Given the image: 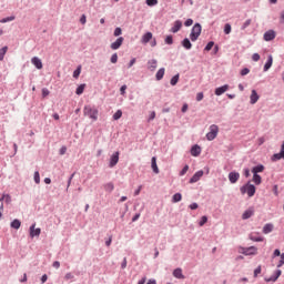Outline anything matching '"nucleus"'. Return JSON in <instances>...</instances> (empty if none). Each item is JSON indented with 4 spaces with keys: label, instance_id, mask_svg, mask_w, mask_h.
<instances>
[{
    "label": "nucleus",
    "instance_id": "nucleus-1",
    "mask_svg": "<svg viewBox=\"0 0 284 284\" xmlns=\"http://www.w3.org/2000/svg\"><path fill=\"white\" fill-rule=\"evenodd\" d=\"M83 114L84 116H89V119H92V121H97V119H99V110L92 106H84Z\"/></svg>",
    "mask_w": 284,
    "mask_h": 284
},
{
    "label": "nucleus",
    "instance_id": "nucleus-2",
    "mask_svg": "<svg viewBox=\"0 0 284 284\" xmlns=\"http://www.w3.org/2000/svg\"><path fill=\"white\" fill-rule=\"evenodd\" d=\"M202 30L203 27H201V23H195L190 33L191 41H197L199 37H201Z\"/></svg>",
    "mask_w": 284,
    "mask_h": 284
},
{
    "label": "nucleus",
    "instance_id": "nucleus-3",
    "mask_svg": "<svg viewBox=\"0 0 284 284\" xmlns=\"http://www.w3.org/2000/svg\"><path fill=\"white\" fill-rule=\"evenodd\" d=\"M242 194H247V196L252 197L256 194V186L254 184L247 183L246 185L241 187Z\"/></svg>",
    "mask_w": 284,
    "mask_h": 284
},
{
    "label": "nucleus",
    "instance_id": "nucleus-4",
    "mask_svg": "<svg viewBox=\"0 0 284 284\" xmlns=\"http://www.w3.org/2000/svg\"><path fill=\"white\" fill-rule=\"evenodd\" d=\"M216 136H219V125L212 124L210 126V132L206 133V139H207V141H214V139H216Z\"/></svg>",
    "mask_w": 284,
    "mask_h": 284
},
{
    "label": "nucleus",
    "instance_id": "nucleus-5",
    "mask_svg": "<svg viewBox=\"0 0 284 284\" xmlns=\"http://www.w3.org/2000/svg\"><path fill=\"white\" fill-rule=\"evenodd\" d=\"M242 254H244V256H255V254H258V248L255 246L242 248Z\"/></svg>",
    "mask_w": 284,
    "mask_h": 284
},
{
    "label": "nucleus",
    "instance_id": "nucleus-6",
    "mask_svg": "<svg viewBox=\"0 0 284 284\" xmlns=\"http://www.w3.org/2000/svg\"><path fill=\"white\" fill-rule=\"evenodd\" d=\"M282 274H283V271L277 270V271H275L274 275H272L271 277H265L264 281L266 283H276V281H278V278L281 277Z\"/></svg>",
    "mask_w": 284,
    "mask_h": 284
},
{
    "label": "nucleus",
    "instance_id": "nucleus-7",
    "mask_svg": "<svg viewBox=\"0 0 284 284\" xmlns=\"http://www.w3.org/2000/svg\"><path fill=\"white\" fill-rule=\"evenodd\" d=\"M276 39V32L274 30H268L264 33V41H274Z\"/></svg>",
    "mask_w": 284,
    "mask_h": 284
},
{
    "label": "nucleus",
    "instance_id": "nucleus-8",
    "mask_svg": "<svg viewBox=\"0 0 284 284\" xmlns=\"http://www.w3.org/2000/svg\"><path fill=\"white\" fill-rule=\"evenodd\" d=\"M36 227H37V224H32L29 229L31 239H34V236H41V230Z\"/></svg>",
    "mask_w": 284,
    "mask_h": 284
},
{
    "label": "nucleus",
    "instance_id": "nucleus-9",
    "mask_svg": "<svg viewBox=\"0 0 284 284\" xmlns=\"http://www.w3.org/2000/svg\"><path fill=\"white\" fill-rule=\"evenodd\" d=\"M123 37H120L115 40V42L111 43V50H119V48H121V45H123Z\"/></svg>",
    "mask_w": 284,
    "mask_h": 284
},
{
    "label": "nucleus",
    "instance_id": "nucleus-10",
    "mask_svg": "<svg viewBox=\"0 0 284 284\" xmlns=\"http://www.w3.org/2000/svg\"><path fill=\"white\" fill-rule=\"evenodd\" d=\"M203 170L197 171L191 179L190 183H199L201 181V178L203 176Z\"/></svg>",
    "mask_w": 284,
    "mask_h": 284
},
{
    "label": "nucleus",
    "instance_id": "nucleus-11",
    "mask_svg": "<svg viewBox=\"0 0 284 284\" xmlns=\"http://www.w3.org/2000/svg\"><path fill=\"white\" fill-rule=\"evenodd\" d=\"M31 63L32 65H34L37 68V70H42L43 69V62H41V59L33 57L31 59Z\"/></svg>",
    "mask_w": 284,
    "mask_h": 284
},
{
    "label": "nucleus",
    "instance_id": "nucleus-12",
    "mask_svg": "<svg viewBox=\"0 0 284 284\" xmlns=\"http://www.w3.org/2000/svg\"><path fill=\"white\" fill-rule=\"evenodd\" d=\"M250 99H251V105H254L255 103L258 102V99H261V97L258 95V93L256 92V90H252V91H251Z\"/></svg>",
    "mask_w": 284,
    "mask_h": 284
},
{
    "label": "nucleus",
    "instance_id": "nucleus-13",
    "mask_svg": "<svg viewBox=\"0 0 284 284\" xmlns=\"http://www.w3.org/2000/svg\"><path fill=\"white\" fill-rule=\"evenodd\" d=\"M229 90H230V85L224 84L223 87L215 89V94L216 97H221V94H225V92H227Z\"/></svg>",
    "mask_w": 284,
    "mask_h": 284
},
{
    "label": "nucleus",
    "instance_id": "nucleus-14",
    "mask_svg": "<svg viewBox=\"0 0 284 284\" xmlns=\"http://www.w3.org/2000/svg\"><path fill=\"white\" fill-rule=\"evenodd\" d=\"M281 159H284V141L282 143V150L280 153H275L272 156V161H281Z\"/></svg>",
    "mask_w": 284,
    "mask_h": 284
},
{
    "label": "nucleus",
    "instance_id": "nucleus-15",
    "mask_svg": "<svg viewBox=\"0 0 284 284\" xmlns=\"http://www.w3.org/2000/svg\"><path fill=\"white\" fill-rule=\"evenodd\" d=\"M239 179H241V174L239 172H231L229 174L230 183H236V181H239Z\"/></svg>",
    "mask_w": 284,
    "mask_h": 284
},
{
    "label": "nucleus",
    "instance_id": "nucleus-16",
    "mask_svg": "<svg viewBox=\"0 0 284 284\" xmlns=\"http://www.w3.org/2000/svg\"><path fill=\"white\" fill-rule=\"evenodd\" d=\"M116 163H119V151L111 155L109 165H110V168H114V165H116Z\"/></svg>",
    "mask_w": 284,
    "mask_h": 284
},
{
    "label": "nucleus",
    "instance_id": "nucleus-17",
    "mask_svg": "<svg viewBox=\"0 0 284 284\" xmlns=\"http://www.w3.org/2000/svg\"><path fill=\"white\" fill-rule=\"evenodd\" d=\"M181 28H183V22H181V20H178L174 22L173 27L171 28V32L176 34V32H179V30H181Z\"/></svg>",
    "mask_w": 284,
    "mask_h": 284
},
{
    "label": "nucleus",
    "instance_id": "nucleus-18",
    "mask_svg": "<svg viewBox=\"0 0 284 284\" xmlns=\"http://www.w3.org/2000/svg\"><path fill=\"white\" fill-rule=\"evenodd\" d=\"M254 216V209H248L242 214L243 221H247V219H252Z\"/></svg>",
    "mask_w": 284,
    "mask_h": 284
},
{
    "label": "nucleus",
    "instance_id": "nucleus-19",
    "mask_svg": "<svg viewBox=\"0 0 284 284\" xmlns=\"http://www.w3.org/2000/svg\"><path fill=\"white\" fill-rule=\"evenodd\" d=\"M201 154V146L199 145H193L191 149V155L192 156H199Z\"/></svg>",
    "mask_w": 284,
    "mask_h": 284
},
{
    "label": "nucleus",
    "instance_id": "nucleus-20",
    "mask_svg": "<svg viewBox=\"0 0 284 284\" xmlns=\"http://www.w3.org/2000/svg\"><path fill=\"white\" fill-rule=\"evenodd\" d=\"M173 276L175 278H185V276L183 275V270H181V268H175L173 271Z\"/></svg>",
    "mask_w": 284,
    "mask_h": 284
},
{
    "label": "nucleus",
    "instance_id": "nucleus-21",
    "mask_svg": "<svg viewBox=\"0 0 284 284\" xmlns=\"http://www.w3.org/2000/svg\"><path fill=\"white\" fill-rule=\"evenodd\" d=\"M151 168L154 172V174H159V165H156V158H152L151 160Z\"/></svg>",
    "mask_w": 284,
    "mask_h": 284
},
{
    "label": "nucleus",
    "instance_id": "nucleus-22",
    "mask_svg": "<svg viewBox=\"0 0 284 284\" xmlns=\"http://www.w3.org/2000/svg\"><path fill=\"white\" fill-rule=\"evenodd\" d=\"M163 77H165V68H161L156 74H155V79L156 81H161V79H163Z\"/></svg>",
    "mask_w": 284,
    "mask_h": 284
},
{
    "label": "nucleus",
    "instance_id": "nucleus-23",
    "mask_svg": "<svg viewBox=\"0 0 284 284\" xmlns=\"http://www.w3.org/2000/svg\"><path fill=\"white\" fill-rule=\"evenodd\" d=\"M152 41V32H146L142 36V43H150Z\"/></svg>",
    "mask_w": 284,
    "mask_h": 284
},
{
    "label": "nucleus",
    "instance_id": "nucleus-24",
    "mask_svg": "<svg viewBox=\"0 0 284 284\" xmlns=\"http://www.w3.org/2000/svg\"><path fill=\"white\" fill-rule=\"evenodd\" d=\"M273 230H274L273 224H265L263 227V234H270L271 232H273Z\"/></svg>",
    "mask_w": 284,
    "mask_h": 284
},
{
    "label": "nucleus",
    "instance_id": "nucleus-25",
    "mask_svg": "<svg viewBox=\"0 0 284 284\" xmlns=\"http://www.w3.org/2000/svg\"><path fill=\"white\" fill-rule=\"evenodd\" d=\"M264 170H265V166H264L263 164H260V165H257V166H254V168L252 169V172H253V174H258V173H261V172H264Z\"/></svg>",
    "mask_w": 284,
    "mask_h": 284
},
{
    "label": "nucleus",
    "instance_id": "nucleus-26",
    "mask_svg": "<svg viewBox=\"0 0 284 284\" xmlns=\"http://www.w3.org/2000/svg\"><path fill=\"white\" fill-rule=\"evenodd\" d=\"M253 183H255V185H261V183H263L261 175L253 173Z\"/></svg>",
    "mask_w": 284,
    "mask_h": 284
},
{
    "label": "nucleus",
    "instance_id": "nucleus-27",
    "mask_svg": "<svg viewBox=\"0 0 284 284\" xmlns=\"http://www.w3.org/2000/svg\"><path fill=\"white\" fill-rule=\"evenodd\" d=\"M182 45H183V48H185V50H192V42H190V39H187V38H185L182 41Z\"/></svg>",
    "mask_w": 284,
    "mask_h": 284
},
{
    "label": "nucleus",
    "instance_id": "nucleus-28",
    "mask_svg": "<svg viewBox=\"0 0 284 284\" xmlns=\"http://www.w3.org/2000/svg\"><path fill=\"white\" fill-rule=\"evenodd\" d=\"M104 190H105V192H114V183L109 182V183L104 184Z\"/></svg>",
    "mask_w": 284,
    "mask_h": 284
},
{
    "label": "nucleus",
    "instance_id": "nucleus-29",
    "mask_svg": "<svg viewBox=\"0 0 284 284\" xmlns=\"http://www.w3.org/2000/svg\"><path fill=\"white\" fill-rule=\"evenodd\" d=\"M272 63H273V58H272V55H270L267 62L264 65V72H267V70H270V68H272Z\"/></svg>",
    "mask_w": 284,
    "mask_h": 284
},
{
    "label": "nucleus",
    "instance_id": "nucleus-30",
    "mask_svg": "<svg viewBox=\"0 0 284 284\" xmlns=\"http://www.w3.org/2000/svg\"><path fill=\"white\" fill-rule=\"evenodd\" d=\"M183 199V195H181V193H175L172 197V203H179L181 202Z\"/></svg>",
    "mask_w": 284,
    "mask_h": 284
},
{
    "label": "nucleus",
    "instance_id": "nucleus-31",
    "mask_svg": "<svg viewBox=\"0 0 284 284\" xmlns=\"http://www.w3.org/2000/svg\"><path fill=\"white\" fill-rule=\"evenodd\" d=\"M148 64H149V70H151V72H154V70H156V60H150Z\"/></svg>",
    "mask_w": 284,
    "mask_h": 284
},
{
    "label": "nucleus",
    "instance_id": "nucleus-32",
    "mask_svg": "<svg viewBox=\"0 0 284 284\" xmlns=\"http://www.w3.org/2000/svg\"><path fill=\"white\" fill-rule=\"evenodd\" d=\"M250 240L254 241L255 243H263L264 239L262 236H254V234L250 235Z\"/></svg>",
    "mask_w": 284,
    "mask_h": 284
},
{
    "label": "nucleus",
    "instance_id": "nucleus-33",
    "mask_svg": "<svg viewBox=\"0 0 284 284\" xmlns=\"http://www.w3.org/2000/svg\"><path fill=\"white\" fill-rule=\"evenodd\" d=\"M0 201H4L7 204H10L12 203V197L10 196V194H3Z\"/></svg>",
    "mask_w": 284,
    "mask_h": 284
},
{
    "label": "nucleus",
    "instance_id": "nucleus-34",
    "mask_svg": "<svg viewBox=\"0 0 284 284\" xmlns=\"http://www.w3.org/2000/svg\"><path fill=\"white\" fill-rule=\"evenodd\" d=\"M11 227H13V230H19V227H21V221L19 220H13L11 222Z\"/></svg>",
    "mask_w": 284,
    "mask_h": 284
},
{
    "label": "nucleus",
    "instance_id": "nucleus-35",
    "mask_svg": "<svg viewBox=\"0 0 284 284\" xmlns=\"http://www.w3.org/2000/svg\"><path fill=\"white\" fill-rule=\"evenodd\" d=\"M8 52V47H3L0 49V61H3V58L6 57V53Z\"/></svg>",
    "mask_w": 284,
    "mask_h": 284
},
{
    "label": "nucleus",
    "instance_id": "nucleus-36",
    "mask_svg": "<svg viewBox=\"0 0 284 284\" xmlns=\"http://www.w3.org/2000/svg\"><path fill=\"white\" fill-rule=\"evenodd\" d=\"M121 116H123V112H122L121 110H118V111L113 114L114 121H119V119H121Z\"/></svg>",
    "mask_w": 284,
    "mask_h": 284
},
{
    "label": "nucleus",
    "instance_id": "nucleus-37",
    "mask_svg": "<svg viewBox=\"0 0 284 284\" xmlns=\"http://www.w3.org/2000/svg\"><path fill=\"white\" fill-rule=\"evenodd\" d=\"M85 90V84H81L77 88L75 93L81 95V93Z\"/></svg>",
    "mask_w": 284,
    "mask_h": 284
},
{
    "label": "nucleus",
    "instance_id": "nucleus-38",
    "mask_svg": "<svg viewBox=\"0 0 284 284\" xmlns=\"http://www.w3.org/2000/svg\"><path fill=\"white\" fill-rule=\"evenodd\" d=\"M230 32H232V24L226 23L224 26V34H230Z\"/></svg>",
    "mask_w": 284,
    "mask_h": 284
},
{
    "label": "nucleus",
    "instance_id": "nucleus-39",
    "mask_svg": "<svg viewBox=\"0 0 284 284\" xmlns=\"http://www.w3.org/2000/svg\"><path fill=\"white\" fill-rule=\"evenodd\" d=\"M10 21H14V16L1 19L0 23H8Z\"/></svg>",
    "mask_w": 284,
    "mask_h": 284
},
{
    "label": "nucleus",
    "instance_id": "nucleus-40",
    "mask_svg": "<svg viewBox=\"0 0 284 284\" xmlns=\"http://www.w3.org/2000/svg\"><path fill=\"white\" fill-rule=\"evenodd\" d=\"M34 181H36L37 185H39V183H41V175H39V171L34 172Z\"/></svg>",
    "mask_w": 284,
    "mask_h": 284
},
{
    "label": "nucleus",
    "instance_id": "nucleus-41",
    "mask_svg": "<svg viewBox=\"0 0 284 284\" xmlns=\"http://www.w3.org/2000/svg\"><path fill=\"white\" fill-rule=\"evenodd\" d=\"M171 85H176V83H179V74L174 75L171 81H170Z\"/></svg>",
    "mask_w": 284,
    "mask_h": 284
},
{
    "label": "nucleus",
    "instance_id": "nucleus-42",
    "mask_svg": "<svg viewBox=\"0 0 284 284\" xmlns=\"http://www.w3.org/2000/svg\"><path fill=\"white\" fill-rule=\"evenodd\" d=\"M212 48H214V41H211L206 44V47L204 48V50L206 52H210V50H212Z\"/></svg>",
    "mask_w": 284,
    "mask_h": 284
},
{
    "label": "nucleus",
    "instance_id": "nucleus-43",
    "mask_svg": "<svg viewBox=\"0 0 284 284\" xmlns=\"http://www.w3.org/2000/svg\"><path fill=\"white\" fill-rule=\"evenodd\" d=\"M73 278H74V274L70 272L64 275V281H72Z\"/></svg>",
    "mask_w": 284,
    "mask_h": 284
},
{
    "label": "nucleus",
    "instance_id": "nucleus-44",
    "mask_svg": "<svg viewBox=\"0 0 284 284\" xmlns=\"http://www.w3.org/2000/svg\"><path fill=\"white\" fill-rule=\"evenodd\" d=\"M165 43H166L168 45H172V43H174V40H173L172 36H168V37L165 38Z\"/></svg>",
    "mask_w": 284,
    "mask_h": 284
},
{
    "label": "nucleus",
    "instance_id": "nucleus-45",
    "mask_svg": "<svg viewBox=\"0 0 284 284\" xmlns=\"http://www.w3.org/2000/svg\"><path fill=\"white\" fill-rule=\"evenodd\" d=\"M205 223H207V216L204 215V216L201 217V221H200V223H199L200 227H203V225H204Z\"/></svg>",
    "mask_w": 284,
    "mask_h": 284
},
{
    "label": "nucleus",
    "instance_id": "nucleus-46",
    "mask_svg": "<svg viewBox=\"0 0 284 284\" xmlns=\"http://www.w3.org/2000/svg\"><path fill=\"white\" fill-rule=\"evenodd\" d=\"M158 3H159V0H146V6H150V7L158 6Z\"/></svg>",
    "mask_w": 284,
    "mask_h": 284
},
{
    "label": "nucleus",
    "instance_id": "nucleus-47",
    "mask_svg": "<svg viewBox=\"0 0 284 284\" xmlns=\"http://www.w3.org/2000/svg\"><path fill=\"white\" fill-rule=\"evenodd\" d=\"M261 272H262V267H261V265H260V266H257V267L254 270V278H256V277L258 276V274H261Z\"/></svg>",
    "mask_w": 284,
    "mask_h": 284
},
{
    "label": "nucleus",
    "instance_id": "nucleus-48",
    "mask_svg": "<svg viewBox=\"0 0 284 284\" xmlns=\"http://www.w3.org/2000/svg\"><path fill=\"white\" fill-rule=\"evenodd\" d=\"M80 74H81V67H78V69L73 72L74 79H79Z\"/></svg>",
    "mask_w": 284,
    "mask_h": 284
},
{
    "label": "nucleus",
    "instance_id": "nucleus-49",
    "mask_svg": "<svg viewBox=\"0 0 284 284\" xmlns=\"http://www.w3.org/2000/svg\"><path fill=\"white\" fill-rule=\"evenodd\" d=\"M187 170H190L189 165H185L182 171L180 172V176H184V174H187Z\"/></svg>",
    "mask_w": 284,
    "mask_h": 284
},
{
    "label": "nucleus",
    "instance_id": "nucleus-50",
    "mask_svg": "<svg viewBox=\"0 0 284 284\" xmlns=\"http://www.w3.org/2000/svg\"><path fill=\"white\" fill-rule=\"evenodd\" d=\"M49 95H50V90L43 88L42 89V97H43V99H45V97H49Z\"/></svg>",
    "mask_w": 284,
    "mask_h": 284
},
{
    "label": "nucleus",
    "instance_id": "nucleus-51",
    "mask_svg": "<svg viewBox=\"0 0 284 284\" xmlns=\"http://www.w3.org/2000/svg\"><path fill=\"white\" fill-rule=\"evenodd\" d=\"M116 61H119V55L116 53H114L111 57V63H116Z\"/></svg>",
    "mask_w": 284,
    "mask_h": 284
},
{
    "label": "nucleus",
    "instance_id": "nucleus-52",
    "mask_svg": "<svg viewBox=\"0 0 284 284\" xmlns=\"http://www.w3.org/2000/svg\"><path fill=\"white\" fill-rule=\"evenodd\" d=\"M121 34H122V30H121V28H115V30H114V37H121Z\"/></svg>",
    "mask_w": 284,
    "mask_h": 284
},
{
    "label": "nucleus",
    "instance_id": "nucleus-53",
    "mask_svg": "<svg viewBox=\"0 0 284 284\" xmlns=\"http://www.w3.org/2000/svg\"><path fill=\"white\" fill-rule=\"evenodd\" d=\"M193 23H194V20L187 19V20L184 22V26H185L186 28H190V26H192Z\"/></svg>",
    "mask_w": 284,
    "mask_h": 284
},
{
    "label": "nucleus",
    "instance_id": "nucleus-54",
    "mask_svg": "<svg viewBox=\"0 0 284 284\" xmlns=\"http://www.w3.org/2000/svg\"><path fill=\"white\" fill-rule=\"evenodd\" d=\"M125 267H128V258L126 257H124L123 262L121 263V268L125 270Z\"/></svg>",
    "mask_w": 284,
    "mask_h": 284
},
{
    "label": "nucleus",
    "instance_id": "nucleus-55",
    "mask_svg": "<svg viewBox=\"0 0 284 284\" xmlns=\"http://www.w3.org/2000/svg\"><path fill=\"white\" fill-rule=\"evenodd\" d=\"M252 60H253V61H261V55H260L258 53H254V54L252 55Z\"/></svg>",
    "mask_w": 284,
    "mask_h": 284
},
{
    "label": "nucleus",
    "instance_id": "nucleus-56",
    "mask_svg": "<svg viewBox=\"0 0 284 284\" xmlns=\"http://www.w3.org/2000/svg\"><path fill=\"white\" fill-rule=\"evenodd\" d=\"M247 74H250V69L244 68V69L241 71V75H242V77H245V75H247Z\"/></svg>",
    "mask_w": 284,
    "mask_h": 284
},
{
    "label": "nucleus",
    "instance_id": "nucleus-57",
    "mask_svg": "<svg viewBox=\"0 0 284 284\" xmlns=\"http://www.w3.org/2000/svg\"><path fill=\"white\" fill-rule=\"evenodd\" d=\"M282 265H284V253H282V255H281V260L277 263V267H281Z\"/></svg>",
    "mask_w": 284,
    "mask_h": 284
},
{
    "label": "nucleus",
    "instance_id": "nucleus-58",
    "mask_svg": "<svg viewBox=\"0 0 284 284\" xmlns=\"http://www.w3.org/2000/svg\"><path fill=\"white\" fill-rule=\"evenodd\" d=\"M88 19L85 18V14H82V17L80 18V23H82V26H85Z\"/></svg>",
    "mask_w": 284,
    "mask_h": 284
},
{
    "label": "nucleus",
    "instance_id": "nucleus-59",
    "mask_svg": "<svg viewBox=\"0 0 284 284\" xmlns=\"http://www.w3.org/2000/svg\"><path fill=\"white\" fill-rule=\"evenodd\" d=\"M251 24H252V20H251V19L246 20V21L244 22V24H243V30H245V28H247V27L251 26Z\"/></svg>",
    "mask_w": 284,
    "mask_h": 284
},
{
    "label": "nucleus",
    "instance_id": "nucleus-60",
    "mask_svg": "<svg viewBox=\"0 0 284 284\" xmlns=\"http://www.w3.org/2000/svg\"><path fill=\"white\" fill-rule=\"evenodd\" d=\"M203 92H199L197 94H196V101H203Z\"/></svg>",
    "mask_w": 284,
    "mask_h": 284
},
{
    "label": "nucleus",
    "instance_id": "nucleus-61",
    "mask_svg": "<svg viewBox=\"0 0 284 284\" xmlns=\"http://www.w3.org/2000/svg\"><path fill=\"white\" fill-rule=\"evenodd\" d=\"M263 143H265V138H258L257 139V145H263Z\"/></svg>",
    "mask_w": 284,
    "mask_h": 284
},
{
    "label": "nucleus",
    "instance_id": "nucleus-62",
    "mask_svg": "<svg viewBox=\"0 0 284 284\" xmlns=\"http://www.w3.org/2000/svg\"><path fill=\"white\" fill-rule=\"evenodd\" d=\"M190 210H199V204L197 203H192L190 205Z\"/></svg>",
    "mask_w": 284,
    "mask_h": 284
},
{
    "label": "nucleus",
    "instance_id": "nucleus-63",
    "mask_svg": "<svg viewBox=\"0 0 284 284\" xmlns=\"http://www.w3.org/2000/svg\"><path fill=\"white\" fill-rule=\"evenodd\" d=\"M281 255H283V253H281L278 248H276L273 253V256H281Z\"/></svg>",
    "mask_w": 284,
    "mask_h": 284
},
{
    "label": "nucleus",
    "instance_id": "nucleus-64",
    "mask_svg": "<svg viewBox=\"0 0 284 284\" xmlns=\"http://www.w3.org/2000/svg\"><path fill=\"white\" fill-rule=\"evenodd\" d=\"M280 21H281L282 23H284V11H282L281 14H280Z\"/></svg>",
    "mask_w": 284,
    "mask_h": 284
}]
</instances>
